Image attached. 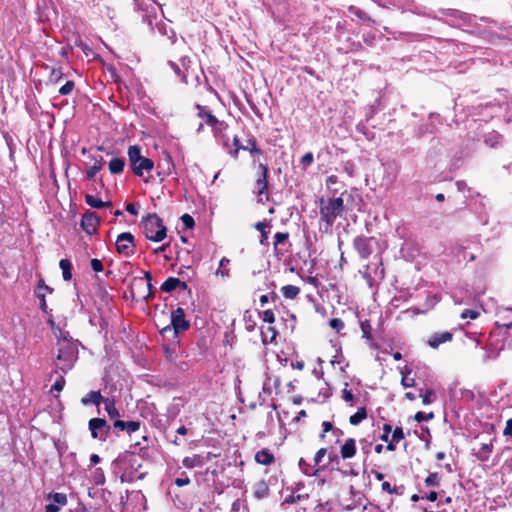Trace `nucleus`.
<instances>
[{
	"mask_svg": "<svg viewBox=\"0 0 512 512\" xmlns=\"http://www.w3.org/2000/svg\"><path fill=\"white\" fill-rule=\"evenodd\" d=\"M54 334L58 337V354L55 366L61 371L66 372L74 366L78 358L77 343L65 336L59 337L56 332H54Z\"/></svg>",
	"mask_w": 512,
	"mask_h": 512,
	"instance_id": "f257e3e1",
	"label": "nucleus"
},
{
	"mask_svg": "<svg viewBox=\"0 0 512 512\" xmlns=\"http://www.w3.org/2000/svg\"><path fill=\"white\" fill-rule=\"evenodd\" d=\"M140 228L145 237L153 242H161L167 236V229L156 214H149L143 217Z\"/></svg>",
	"mask_w": 512,
	"mask_h": 512,
	"instance_id": "f03ea898",
	"label": "nucleus"
},
{
	"mask_svg": "<svg viewBox=\"0 0 512 512\" xmlns=\"http://www.w3.org/2000/svg\"><path fill=\"white\" fill-rule=\"evenodd\" d=\"M344 211V201L342 197L320 199L319 212L321 219L328 227H331L335 219L342 215Z\"/></svg>",
	"mask_w": 512,
	"mask_h": 512,
	"instance_id": "7ed1b4c3",
	"label": "nucleus"
},
{
	"mask_svg": "<svg viewBox=\"0 0 512 512\" xmlns=\"http://www.w3.org/2000/svg\"><path fill=\"white\" fill-rule=\"evenodd\" d=\"M89 430L91 432V436L94 439H97L99 441H106L109 432H110V426L107 424V422L102 418H92L89 421Z\"/></svg>",
	"mask_w": 512,
	"mask_h": 512,
	"instance_id": "20e7f679",
	"label": "nucleus"
},
{
	"mask_svg": "<svg viewBox=\"0 0 512 512\" xmlns=\"http://www.w3.org/2000/svg\"><path fill=\"white\" fill-rule=\"evenodd\" d=\"M134 236L129 232L118 235L116 240V249L119 254L129 257L134 254Z\"/></svg>",
	"mask_w": 512,
	"mask_h": 512,
	"instance_id": "39448f33",
	"label": "nucleus"
},
{
	"mask_svg": "<svg viewBox=\"0 0 512 512\" xmlns=\"http://www.w3.org/2000/svg\"><path fill=\"white\" fill-rule=\"evenodd\" d=\"M196 108L198 110V117L209 125L215 133L222 132L226 129V124L219 121L208 109L200 105H197Z\"/></svg>",
	"mask_w": 512,
	"mask_h": 512,
	"instance_id": "423d86ee",
	"label": "nucleus"
},
{
	"mask_svg": "<svg viewBox=\"0 0 512 512\" xmlns=\"http://www.w3.org/2000/svg\"><path fill=\"white\" fill-rule=\"evenodd\" d=\"M99 224L100 218L95 212L87 211L83 214L81 219V227L87 234L93 235L96 233Z\"/></svg>",
	"mask_w": 512,
	"mask_h": 512,
	"instance_id": "0eeeda50",
	"label": "nucleus"
},
{
	"mask_svg": "<svg viewBox=\"0 0 512 512\" xmlns=\"http://www.w3.org/2000/svg\"><path fill=\"white\" fill-rule=\"evenodd\" d=\"M259 170L260 175L258 179L256 180V189L257 194L260 201H263L264 198L267 199V188H268V181H267V175H268V168L265 164L260 163L259 164Z\"/></svg>",
	"mask_w": 512,
	"mask_h": 512,
	"instance_id": "6e6552de",
	"label": "nucleus"
},
{
	"mask_svg": "<svg viewBox=\"0 0 512 512\" xmlns=\"http://www.w3.org/2000/svg\"><path fill=\"white\" fill-rule=\"evenodd\" d=\"M171 325L175 333L185 331L189 328L190 323L185 319V313L182 308L179 307L172 312Z\"/></svg>",
	"mask_w": 512,
	"mask_h": 512,
	"instance_id": "1a4fd4ad",
	"label": "nucleus"
},
{
	"mask_svg": "<svg viewBox=\"0 0 512 512\" xmlns=\"http://www.w3.org/2000/svg\"><path fill=\"white\" fill-rule=\"evenodd\" d=\"M48 499L51 503L45 506V512H58L68 502L66 494L58 492L50 494Z\"/></svg>",
	"mask_w": 512,
	"mask_h": 512,
	"instance_id": "9d476101",
	"label": "nucleus"
},
{
	"mask_svg": "<svg viewBox=\"0 0 512 512\" xmlns=\"http://www.w3.org/2000/svg\"><path fill=\"white\" fill-rule=\"evenodd\" d=\"M371 240H372V238H366V237H361V236L356 237L354 239V243H353L354 247L362 259H367L372 253V250L370 247Z\"/></svg>",
	"mask_w": 512,
	"mask_h": 512,
	"instance_id": "9b49d317",
	"label": "nucleus"
},
{
	"mask_svg": "<svg viewBox=\"0 0 512 512\" xmlns=\"http://www.w3.org/2000/svg\"><path fill=\"white\" fill-rule=\"evenodd\" d=\"M154 167V163L151 159L142 157L137 163L132 164L131 168L137 176H142L144 172H150Z\"/></svg>",
	"mask_w": 512,
	"mask_h": 512,
	"instance_id": "f8f14e48",
	"label": "nucleus"
},
{
	"mask_svg": "<svg viewBox=\"0 0 512 512\" xmlns=\"http://www.w3.org/2000/svg\"><path fill=\"white\" fill-rule=\"evenodd\" d=\"M136 7L146 13L147 17L155 14L157 3L155 0H134Z\"/></svg>",
	"mask_w": 512,
	"mask_h": 512,
	"instance_id": "ddd939ff",
	"label": "nucleus"
},
{
	"mask_svg": "<svg viewBox=\"0 0 512 512\" xmlns=\"http://www.w3.org/2000/svg\"><path fill=\"white\" fill-rule=\"evenodd\" d=\"M340 453L343 459L352 458L356 454L355 440L353 438L347 439L342 445Z\"/></svg>",
	"mask_w": 512,
	"mask_h": 512,
	"instance_id": "4468645a",
	"label": "nucleus"
},
{
	"mask_svg": "<svg viewBox=\"0 0 512 512\" xmlns=\"http://www.w3.org/2000/svg\"><path fill=\"white\" fill-rule=\"evenodd\" d=\"M178 287L186 289L187 285L185 282L180 281L178 278L170 277L162 284L161 289L164 292H171Z\"/></svg>",
	"mask_w": 512,
	"mask_h": 512,
	"instance_id": "2eb2a0df",
	"label": "nucleus"
},
{
	"mask_svg": "<svg viewBox=\"0 0 512 512\" xmlns=\"http://www.w3.org/2000/svg\"><path fill=\"white\" fill-rule=\"evenodd\" d=\"M452 338V334L449 332H443L439 334H434L430 337L428 343L432 348H437L439 345L450 341Z\"/></svg>",
	"mask_w": 512,
	"mask_h": 512,
	"instance_id": "dca6fc26",
	"label": "nucleus"
},
{
	"mask_svg": "<svg viewBox=\"0 0 512 512\" xmlns=\"http://www.w3.org/2000/svg\"><path fill=\"white\" fill-rule=\"evenodd\" d=\"M42 289H45L49 292H52V289L47 286L44 281L41 279L38 283V286H37V291H36V295L37 297L39 298L40 300V308L43 312H47V303H46V297H45V293L42 292Z\"/></svg>",
	"mask_w": 512,
	"mask_h": 512,
	"instance_id": "f3484780",
	"label": "nucleus"
},
{
	"mask_svg": "<svg viewBox=\"0 0 512 512\" xmlns=\"http://www.w3.org/2000/svg\"><path fill=\"white\" fill-rule=\"evenodd\" d=\"M492 443H483L478 450L474 452V455L480 461H487L492 453Z\"/></svg>",
	"mask_w": 512,
	"mask_h": 512,
	"instance_id": "a211bd4d",
	"label": "nucleus"
},
{
	"mask_svg": "<svg viewBox=\"0 0 512 512\" xmlns=\"http://www.w3.org/2000/svg\"><path fill=\"white\" fill-rule=\"evenodd\" d=\"M255 461L261 465H270L274 462V456L268 450L263 449L255 454Z\"/></svg>",
	"mask_w": 512,
	"mask_h": 512,
	"instance_id": "6ab92c4d",
	"label": "nucleus"
},
{
	"mask_svg": "<svg viewBox=\"0 0 512 512\" xmlns=\"http://www.w3.org/2000/svg\"><path fill=\"white\" fill-rule=\"evenodd\" d=\"M85 201L92 208H102V207L111 208L112 207V203L110 201H102L99 198H97L91 194H87L85 196Z\"/></svg>",
	"mask_w": 512,
	"mask_h": 512,
	"instance_id": "aec40b11",
	"label": "nucleus"
},
{
	"mask_svg": "<svg viewBox=\"0 0 512 512\" xmlns=\"http://www.w3.org/2000/svg\"><path fill=\"white\" fill-rule=\"evenodd\" d=\"M262 342L264 344L272 343L277 337V331L275 327L269 325L266 328L261 329Z\"/></svg>",
	"mask_w": 512,
	"mask_h": 512,
	"instance_id": "412c9836",
	"label": "nucleus"
},
{
	"mask_svg": "<svg viewBox=\"0 0 512 512\" xmlns=\"http://www.w3.org/2000/svg\"><path fill=\"white\" fill-rule=\"evenodd\" d=\"M103 400L104 398L102 397L99 391H91L85 397L82 398L81 402L83 405L93 403L96 406H99Z\"/></svg>",
	"mask_w": 512,
	"mask_h": 512,
	"instance_id": "4be33fe9",
	"label": "nucleus"
},
{
	"mask_svg": "<svg viewBox=\"0 0 512 512\" xmlns=\"http://www.w3.org/2000/svg\"><path fill=\"white\" fill-rule=\"evenodd\" d=\"M102 403L104 404L105 411L107 412L110 418L115 419L120 416L119 411L115 407L114 399L104 398Z\"/></svg>",
	"mask_w": 512,
	"mask_h": 512,
	"instance_id": "5701e85b",
	"label": "nucleus"
},
{
	"mask_svg": "<svg viewBox=\"0 0 512 512\" xmlns=\"http://www.w3.org/2000/svg\"><path fill=\"white\" fill-rule=\"evenodd\" d=\"M182 464L186 468L201 467L203 465V460L201 456L193 455L190 457H185L182 461Z\"/></svg>",
	"mask_w": 512,
	"mask_h": 512,
	"instance_id": "b1692460",
	"label": "nucleus"
},
{
	"mask_svg": "<svg viewBox=\"0 0 512 512\" xmlns=\"http://www.w3.org/2000/svg\"><path fill=\"white\" fill-rule=\"evenodd\" d=\"M125 162L122 158H113L109 162V171L112 174H119L123 171Z\"/></svg>",
	"mask_w": 512,
	"mask_h": 512,
	"instance_id": "393cba45",
	"label": "nucleus"
},
{
	"mask_svg": "<svg viewBox=\"0 0 512 512\" xmlns=\"http://www.w3.org/2000/svg\"><path fill=\"white\" fill-rule=\"evenodd\" d=\"M59 267L62 270L63 279L65 281L71 280V278H72V274H71L72 264H71V262L69 260H67V259H61L60 262H59Z\"/></svg>",
	"mask_w": 512,
	"mask_h": 512,
	"instance_id": "a878e982",
	"label": "nucleus"
},
{
	"mask_svg": "<svg viewBox=\"0 0 512 512\" xmlns=\"http://www.w3.org/2000/svg\"><path fill=\"white\" fill-rule=\"evenodd\" d=\"M128 157L130 164H136L139 159L143 156L141 155V148L138 145H132L128 148Z\"/></svg>",
	"mask_w": 512,
	"mask_h": 512,
	"instance_id": "bb28decb",
	"label": "nucleus"
},
{
	"mask_svg": "<svg viewBox=\"0 0 512 512\" xmlns=\"http://www.w3.org/2000/svg\"><path fill=\"white\" fill-rule=\"evenodd\" d=\"M283 296L287 299H294L300 293V289L294 285H286L281 288Z\"/></svg>",
	"mask_w": 512,
	"mask_h": 512,
	"instance_id": "cd10ccee",
	"label": "nucleus"
},
{
	"mask_svg": "<svg viewBox=\"0 0 512 512\" xmlns=\"http://www.w3.org/2000/svg\"><path fill=\"white\" fill-rule=\"evenodd\" d=\"M367 417V412L364 407H361L357 410V412L350 416L349 422L351 425H358L360 424L365 418Z\"/></svg>",
	"mask_w": 512,
	"mask_h": 512,
	"instance_id": "c85d7f7f",
	"label": "nucleus"
},
{
	"mask_svg": "<svg viewBox=\"0 0 512 512\" xmlns=\"http://www.w3.org/2000/svg\"><path fill=\"white\" fill-rule=\"evenodd\" d=\"M102 169L101 159H94V163L87 169L86 176L88 179L94 178V176Z\"/></svg>",
	"mask_w": 512,
	"mask_h": 512,
	"instance_id": "c756f323",
	"label": "nucleus"
},
{
	"mask_svg": "<svg viewBox=\"0 0 512 512\" xmlns=\"http://www.w3.org/2000/svg\"><path fill=\"white\" fill-rule=\"evenodd\" d=\"M360 329L362 331V337L366 339L368 342L372 341L371 335V324L368 320L360 321Z\"/></svg>",
	"mask_w": 512,
	"mask_h": 512,
	"instance_id": "7c9ffc66",
	"label": "nucleus"
},
{
	"mask_svg": "<svg viewBox=\"0 0 512 512\" xmlns=\"http://www.w3.org/2000/svg\"><path fill=\"white\" fill-rule=\"evenodd\" d=\"M298 465L300 470L307 476L316 475L317 472L319 471L318 469H314L308 463H306V461L303 458H300Z\"/></svg>",
	"mask_w": 512,
	"mask_h": 512,
	"instance_id": "2f4dec72",
	"label": "nucleus"
},
{
	"mask_svg": "<svg viewBox=\"0 0 512 512\" xmlns=\"http://www.w3.org/2000/svg\"><path fill=\"white\" fill-rule=\"evenodd\" d=\"M230 260L226 257H223L219 261V269L216 271V276H220L222 278H227L230 275V271L228 269H222V266L229 264Z\"/></svg>",
	"mask_w": 512,
	"mask_h": 512,
	"instance_id": "473e14b6",
	"label": "nucleus"
},
{
	"mask_svg": "<svg viewBox=\"0 0 512 512\" xmlns=\"http://www.w3.org/2000/svg\"><path fill=\"white\" fill-rule=\"evenodd\" d=\"M241 149L250 152L252 155L262 154L261 150L257 147L255 140H249L247 145L241 146Z\"/></svg>",
	"mask_w": 512,
	"mask_h": 512,
	"instance_id": "72a5a7b5",
	"label": "nucleus"
},
{
	"mask_svg": "<svg viewBox=\"0 0 512 512\" xmlns=\"http://www.w3.org/2000/svg\"><path fill=\"white\" fill-rule=\"evenodd\" d=\"M255 228L260 232V235H261L260 243L264 244L268 239V234L265 230L266 224L264 222H258V223H256Z\"/></svg>",
	"mask_w": 512,
	"mask_h": 512,
	"instance_id": "f704fd0d",
	"label": "nucleus"
},
{
	"mask_svg": "<svg viewBox=\"0 0 512 512\" xmlns=\"http://www.w3.org/2000/svg\"><path fill=\"white\" fill-rule=\"evenodd\" d=\"M63 73L61 69L59 68H52L50 75H49V81L52 83H57L62 79Z\"/></svg>",
	"mask_w": 512,
	"mask_h": 512,
	"instance_id": "c9c22d12",
	"label": "nucleus"
},
{
	"mask_svg": "<svg viewBox=\"0 0 512 512\" xmlns=\"http://www.w3.org/2000/svg\"><path fill=\"white\" fill-rule=\"evenodd\" d=\"M440 483V475L438 473H431L426 479V486H438Z\"/></svg>",
	"mask_w": 512,
	"mask_h": 512,
	"instance_id": "e433bc0d",
	"label": "nucleus"
},
{
	"mask_svg": "<svg viewBox=\"0 0 512 512\" xmlns=\"http://www.w3.org/2000/svg\"><path fill=\"white\" fill-rule=\"evenodd\" d=\"M329 325L336 332H339L344 328V322L339 318L331 319Z\"/></svg>",
	"mask_w": 512,
	"mask_h": 512,
	"instance_id": "4c0bfd02",
	"label": "nucleus"
},
{
	"mask_svg": "<svg viewBox=\"0 0 512 512\" xmlns=\"http://www.w3.org/2000/svg\"><path fill=\"white\" fill-rule=\"evenodd\" d=\"M64 385H65V379L63 376H59L55 383L52 385L51 387V392L53 391H56V392H60L63 390L64 388Z\"/></svg>",
	"mask_w": 512,
	"mask_h": 512,
	"instance_id": "58836bf2",
	"label": "nucleus"
},
{
	"mask_svg": "<svg viewBox=\"0 0 512 512\" xmlns=\"http://www.w3.org/2000/svg\"><path fill=\"white\" fill-rule=\"evenodd\" d=\"M74 89V82L67 81L60 89L59 94L61 95H69Z\"/></svg>",
	"mask_w": 512,
	"mask_h": 512,
	"instance_id": "ea45409f",
	"label": "nucleus"
},
{
	"mask_svg": "<svg viewBox=\"0 0 512 512\" xmlns=\"http://www.w3.org/2000/svg\"><path fill=\"white\" fill-rule=\"evenodd\" d=\"M288 233L278 232L274 236V246L277 249L278 245L285 242L288 239Z\"/></svg>",
	"mask_w": 512,
	"mask_h": 512,
	"instance_id": "a19ab883",
	"label": "nucleus"
},
{
	"mask_svg": "<svg viewBox=\"0 0 512 512\" xmlns=\"http://www.w3.org/2000/svg\"><path fill=\"white\" fill-rule=\"evenodd\" d=\"M140 429V422L126 421V430L129 434L134 433Z\"/></svg>",
	"mask_w": 512,
	"mask_h": 512,
	"instance_id": "79ce46f5",
	"label": "nucleus"
},
{
	"mask_svg": "<svg viewBox=\"0 0 512 512\" xmlns=\"http://www.w3.org/2000/svg\"><path fill=\"white\" fill-rule=\"evenodd\" d=\"M181 221L183 223V225L188 228V229H191L193 228L195 222H194V219L192 216H190L189 214H184L181 216Z\"/></svg>",
	"mask_w": 512,
	"mask_h": 512,
	"instance_id": "37998d69",
	"label": "nucleus"
},
{
	"mask_svg": "<svg viewBox=\"0 0 512 512\" xmlns=\"http://www.w3.org/2000/svg\"><path fill=\"white\" fill-rule=\"evenodd\" d=\"M478 316H479V312L477 310H472V309H467V310L463 311L461 314L462 319H466V318L476 319V318H478Z\"/></svg>",
	"mask_w": 512,
	"mask_h": 512,
	"instance_id": "c03bdc74",
	"label": "nucleus"
},
{
	"mask_svg": "<svg viewBox=\"0 0 512 512\" xmlns=\"http://www.w3.org/2000/svg\"><path fill=\"white\" fill-rule=\"evenodd\" d=\"M404 438V432L401 427H397L392 434L391 439L395 442H400Z\"/></svg>",
	"mask_w": 512,
	"mask_h": 512,
	"instance_id": "a18cd8bd",
	"label": "nucleus"
},
{
	"mask_svg": "<svg viewBox=\"0 0 512 512\" xmlns=\"http://www.w3.org/2000/svg\"><path fill=\"white\" fill-rule=\"evenodd\" d=\"M263 321L269 323L270 325L274 323L275 316L273 311L271 310H265L263 312Z\"/></svg>",
	"mask_w": 512,
	"mask_h": 512,
	"instance_id": "49530a36",
	"label": "nucleus"
},
{
	"mask_svg": "<svg viewBox=\"0 0 512 512\" xmlns=\"http://www.w3.org/2000/svg\"><path fill=\"white\" fill-rule=\"evenodd\" d=\"M433 417H434L433 413L425 414L423 412H417L415 414V420L417 422H422V421L430 420Z\"/></svg>",
	"mask_w": 512,
	"mask_h": 512,
	"instance_id": "de8ad7c7",
	"label": "nucleus"
},
{
	"mask_svg": "<svg viewBox=\"0 0 512 512\" xmlns=\"http://www.w3.org/2000/svg\"><path fill=\"white\" fill-rule=\"evenodd\" d=\"M314 160L313 154L311 152L305 153L301 158V163L307 167L312 164Z\"/></svg>",
	"mask_w": 512,
	"mask_h": 512,
	"instance_id": "09e8293b",
	"label": "nucleus"
},
{
	"mask_svg": "<svg viewBox=\"0 0 512 512\" xmlns=\"http://www.w3.org/2000/svg\"><path fill=\"white\" fill-rule=\"evenodd\" d=\"M91 268L95 272H101L103 270V264L99 259H92L91 260Z\"/></svg>",
	"mask_w": 512,
	"mask_h": 512,
	"instance_id": "8fccbe9b",
	"label": "nucleus"
},
{
	"mask_svg": "<svg viewBox=\"0 0 512 512\" xmlns=\"http://www.w3.org/2000/svg\"><path fill=\"white\" fill-rule=\"evenodd\" d=\"M326 452L327 450L325 448H321L317 451L314 457L315 464H319L322 461L323 457L326 455Z\"/></svg>",
	"mask_w": 512,
	"mask_h": 512,
	"instance_id": "3c124183",
	"label": "nucleus"
},
{
	"mask_svg": "<svg viewBox=\"0 0 512 512\" xmlns=\"http://www.w3.org/2000/svg\"><path fill=\"white\" fill-rule=\"evenodd\" d=\"M503 434L512 438V419L506 421Z\"/></svg>",
	"mask_w": 512,
	"mask_h": 512,
	"instance_id": "603ef678",
	"label": "nucleus"
},
{
	"mask_svg": "<svg viewBox=\"0 0 512 512\" xmlns=\"http://www.w3.org/2000/svg\"><path fill=\"white\" fill-rule=\"evenodd\" d=\"M401 383L405 388H409L414 386V379L409 378L407 375H403Z\"/></svg>",
	"mask_w": 512,
	"mask_h": 512,
	"instance_id": "864d4df0",
	"label": "nucleus"
},
{
	"mask_svg": "<svg viewBox=\"0 0 512 512\" xmlns=\"http://www.w3.org/2000/svg\"><path fill=\"white\" fill-rule=\"evenodd\" d=\"M434 394L432 390H427V392L422 397V403L424 405H428L431 403V396Z\"/></svg>",
	"mask_w": 512,
	"mask_h": 512,
	"instance_id": "5fc2aeb1",
	"label": "nucleus"
},
{
	"mask_svg": "<svg viewBox=\"0 0 512 512\" xmlns=\"http://www.w3.org/2000/svg\"><path fill=\"white\" fill-rule=\"evenodd\" d=\"M170 65H171L172 69L175 71V73L178 76H181L182 81L186 83L187 82L186 76L184 74H181L180 68L175 63H173V62H170Z\"/></svg>",
	"mask_w": 512,
	"mask_h": 512,
	"instance_id": "6e6d98bb",
	"label": "nucleus"
},
{
	"mask_svg": "<svg viewBox=\"0 0 512 512\" xmlns=\"http://www.w3.org/2000/svg\"><path fill=\"white\" fill-rule=\"evenodd\" d=\"M343 399L346 401V402H351L353 400V394L350 390H348L347 388H344L343 389Z\"/></svg>",
	"mask_w": 512,
	"mask_h": 512,
	"instance_id": "4d7b16f0",
	"label": "nucleus"
},
{
	"mask_svg": "<svg viewBox=\"0 0 512 512\" xmlns=\"http://www.w3.org/2000/svg\"><path fill=\"white\" fill-rule=\"evenodd\" d=\"M189 483H190V479L188 477L175 479V484L179 487L186 486Z\"/></svg>",
	"mask_w": 512,
	"mask_h": 512,
	"instance_id": "13d9d810",
	"label": "nucleus"
},
{
	"mask_svg": "<svg viewBox=\"0 0 512 512\" xmlns=\"http://www.w3.org/2000/svg\"><path fill=\"white\" fill-rule=\"evenodd\" d=\"M126 210H127L128 213H130L132 215H137L138 214V209L132 203H129V204L126 205Z\"/></svg>",
	"mask_w": 512,
	"mask_h": 512,
	"instance_id": "bf43d9fd",
	"label": "nucleus"
},
{
	"mask_svg": "<svg viewBox=\"0 0 512 512\" xmlns=\"http://www.w3.org/2000/svg\"><path fill=\"white\" fill-rule=\"evenodd\" d=\"M113 426L120 430H126V422L121 420H115Z\"/></svg>",
	"mask_w": 512,
	"mask_h": 512,
	"instance_id": "052dcab7",
	"label": "nucleus"
},
{
	"mask_svg": "<svg viewBox=\"0 0 512 512\" xmlns=\"http://www.w3.org/2000/svg\"><path fill=\"white\" fill-rule=\"evenodd\" d=\"M104 480L105 479H104L103 473L101 471H99V469H97L96 470V480H95L96 484L101 485L104 483Z\"/></svg>",
	"mask_w": 512,
	"mask_h": 512,
	"instance_id": "680f3d73",
	"label": "nucleus"
},
{
	"mask_svg": "<svg viewBox=\"0 0 512 512\" xmlns=\"http://www.w3.org/2000/svg\"><path fill=\"white\" fill-rule=\"evenodd\" d=\"M382 490H383V491H386V492H388V493H390V494H392V493L394 492V490L391 488V485H390V483H389V482H384V483L382 484Z\"/></svg>",
	"mask_w": 512,
	"mask_h": 512,
	"instance_id": "e2e57ef3",
	"label": "nucleus"
},
{
	"mask_svg": "<svg viewBox=\"0 0 512 512\" xmlns=\"http://www.w3.org/2000/svg\"><path fill=\"white\" fill-rule=\"evenodd\" d=\"M324 431L322 434V437H324V434L332 429V424L330 422H323Z\"/></svg>",
	"mask_w": 512,
	"mask_h": 512,
	"instance_id": "0e129e2a",
	"label": "nucleus"
},
{
	"mask_svg": "<svg viewBox=\"0 0 512 512\" xmlns=\"http://www.w3.org/2000/svg\"><path fill=\"white\" fill-rule=\"evenodd\" d=\"M437 496H438V495H437V492L432 491V492H430V493L427 495V499H428L429 501H431V502H434V501H436V500H437Z\"/></svg>",
	"mask_w": 512,
	"mask_h": 512,
	"instance_id": "69168bd1",
	"label": "nucleus"
},
{
	"mask_svg": "<svg viewBox=\"0 0 512 512\" xmlns=\"http://www.w3.org/2000/svg\"><path fill=\"white\" fill-rule=\"evenodd\" d=\"M397 443H398V442H395V441H393V440L391 439V441H390V442L387 444V446H386L387 450H389V451H394V450L396 449V444H397Z\"/></svg>",
	"mask_w": 512,
	"mask_h": 512,
	"instance_id": "338daca9",
	"label": "nucleus"
},
{
	"mask_svg": "<svg viewBox=\"0 0 512 512\" xmlns=\"http://www.w3.org/2000/svg\"><path fill=\"white\" fill-rule=\"evenodd\" d=\"M338 181V178L337 176L335 175H331L327 178V184L330 185V184H336Z\"/></svg>",
	"mask_w": 512,
	"mask_h": 512,
	"instance_id": "774afa93",
	"label": "nucleus"
}]
</instances>
